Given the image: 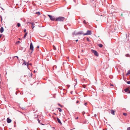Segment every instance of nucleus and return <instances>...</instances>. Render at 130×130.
I'll use <instances>...</instances> for the list:
<instances>
[{"mask_svg": "<svg viewBox=\"0 0 130 130\" xmlns=\"http://www.w3.org/2000/svg\"><path fill=\"white\" fill-rule=\"evenodd\" d=\"M22 60H23V61H24V60H23V59H22Z\"/></svg>", "mask_w": 130, "mask_h": 130, "instance_id": "4d7b16f0", "label": "nucleus"}, {"mask_svg": "<svg viewBox=\"0 0 130 130\" xmlns=\"http://www.w3.org/2000/svg\"><path fill=\"white\" fill-rule=\"evenodd\" d=\"M94 116L95 117H96V116L97 115L96 114H95L94 115Z\"/></svg>", "mask_w": 130, "mask_h": 130, "instance_id": "37998d69", "label": "nucleus"}, {"mask_svg": "<svg viewBox=\"0 0 130 130\" xmlns=\"http://www.w3.org/2000/svg\"><path fill=\"white\" fill-rule=\"evenodd\" d=\"M81 51L82 52H83V51H84V50H82Z\"/></svg>", "mask_w": 130, "mask_h": 130, "instance_id": "a18cd8bd", "label": "nucleus"}, {"mask_svg": "<svg viewBox=\"0 0 130 130\" xmlns=\"http://www.w3.org/2000/svg\"><path fill=\"white\" fill-rule=\"evenodd\" d=\"M83 34L82 32L80 31V32H78L75 34V35H81Z\"/></svg>", "mask_w": 130, "mask_h": 130, "instance_id": "9d476101", "label": "nucleus"}, {"mask_svg": "<svg viewBox=\"0 0 130 130\" xmlns=\"http://www.w3.org/2000/svg\"><path fill=\"white\" fill-rule=\"evenodd\" d=\"M65 19V18L62 17H59L57 18L56 20V21H63Z\"/></svg>", "mask_w": 130, "mask_h": 130, "instance_id": "f257e3e1", "label": "nucleus"}, {"mask_svg": "<svg viewBox=\"0 0 130 130\" xmlns=\"http://www.w3.org/2000/svg\"><path fill=\"white\" fill-rule=\"evenodd\" d=\"M89 123L88 121L86 119H85L83 121V123L85 124L86 123L88 124Z\"/></svg>", "mask_w": 130, "mask_h": 130, "instance_id": "423d86ee", "label": "nucleus"}, {"mask_svg": "<svg viewBox=\"0 0 130 130\" xmlns=\"http://www.w3.org/2000/svg\"><path fill=\"white\" fill-rule=\"evenodd\" d=\"M36 13L38 14V15H40V12L39 11L38 12H36Z\"/></svg>", "mask_w": 130, "mask_h": 130, "instance_id": "6ab92c4d", "label": "nucleus"}, {"mask_svg": "<svg viewBox=\"0 0 130 130\" xmlns=\"http://www.w3.org/2000/svg\"><path fill=\"white\" fill-rule=\"evenodd\" d=\"M54 114L55 115H56V114L55 113H54Z\"/></svg>", "mask_w": 130, "mask_h": 130, "instance_id": "8fccbe9b", "label": "nucleus"}, {"mask_svg": "<svg viewBox=\"0 0 130 130\" xmlns=\"http://www.w3.org/2000/svg\"><path fill=\"white\" fill-rule=\"evenodd\" d=\"M30 49L31 50V53H32L34 50V46L32 43L31 42L30 43Z\"/></svg>", "mask_w": 130, "mask_h": 130, "instance_id": "f03ea898", "label": "nucleus"}, {"mask_svg": "<svg viewBox=\"0 0 130 130\" xmlns=\"http://www.w3.org/2000/svg\"><path fill=\"white\" fill-rule=\"evenodd\" d=\"M20 42V41H18L17 42H16V44H17L19 43Z\"/></svg>", "mask_w": 130, "mask_h": 130, "instance_id": "a878e982", "label": "nucleus"}, {"mask_svg": "<svg viewBox=\"0 0 130 130\" xmlns=\"http://www.w3.org/2000/svg\"><path fill=\"white\" fill-rule=\"evenodd\" d=\"M78 118V117H77L75 119H77Z\"/></svg>", "mask_w": 130, "mask_h": 130, "instance_id": "a19ab883", "label": "nucleus"}, {"mask_svg": "<svg viewBox=\"0 0 130 130\" xmlns=\"http://www.w3.org/2000/svg\"><path fill=\"white\" fill-rule=\"evenodd\" d=\"M83 87L84 88H85L86 87Z\"/></svg>", "mask_w": 130, "mask_h": 130, "instance_id": "864d4df0", "label": "nucleus"}, {"mask_svg": "<svg viewBox=\"0 0 130 130\" xmlns=\"http://www.w3.org/2000/svg\"><path fill=\"white\" fill-rule=\"evenodd\" d=\"M58 105L60 107H62V106L59 104H58Z\"/></svg>", "mask_w": 130, "mask_h": 130, "instance_id": "473e14b6", "label": "nucleus"}, {"mask_svg": "<svg viewBox=\"0 0 130 130\" xmlns=\"http://www.w3.org/2000/svg\"><path fill=\"white\" fill-rule=\"evenodd\" d=\"M128 93H130V91L129 90V92H128Z\"/></svg>", "mask_w": 130, "mask_h": 130, "instance_id": "de8ad7c7", "label": "nucleus"}, {"mask_svg": "<svg viewBox=\"0 0 130 130\" xmlns=\"http://www.w3.org/2000/svg\"><path fill=\"white\" fill-rule=\"evenodd\" d=\"M28 65H29L31 66L32 65V64L31 63H27V67H28Z\"/></svg>", "mask_w": 130, "mask_h": 130, "instance_id": "393cba45", "label": "nucleus"}, {"mask_svg": "<svg viewBox=\"0 0 130 130\" xmlns=\"http://www.w3.org/2000/svg\"><path fill=\"white\" fill-rule=\"evenodd\" d=\"M57 119L58 123H59L61 125L62 124V123L59 119L58 118H57Z\"/></svg>", "mask_w": 130, "mask_h": 130, "instance_id": "1a4fd4ad", "label": "nucleus"}, {"mask_svg": "<svg viewBox=\"0 0 130 130\" xmlns=\"http://www.w3.org/2000/svg\"><path fill=\"white\" fill-rule=\"evenodd\" d=\"M26 29H25L24 30V32H26Z\"/></svg>", "mask_w": 130, "mask_h": 130, "instance_id": "f704fd0d", "label": "nucleus"}, {"mask_svg": "<svg viewBox=\"0 0 130 130\" xmlns=\"http://www.w3.org/2000/svg\"><path fill=\"white\" fill-rule=\"evenodd\" d=\"M115 12H113V13H112V16H115Z\"/></svg>", "mask_w": 130, "mask_h": 130, "instance_id": "aec40b11", "label": "nucleus"}, {"mask_svg": "<svg viewBox=\"0 0 130 130\" xmlns=\"http://www.w3.org/2000/svg\"><path fill=\"white\" fill-rule=\"evenodd\" d=\"M127 130H130V127H128L127 128Z\"/></svg>", "mask_w": 130, "mask_h": 130, "instance_id": "7c9ffc66", "label": "nucleus"}, {"mask_svg": "<svg viewBox=\"0 0 130 130\" xmlns=\"http://www.w3.org/2000/svg\"><path fill=\"white\" fill-rule=\"evenodd\" d=\"M0 18H1V21L2 22V16H0Z\"/></svg>", "mask_w": 130, "mask_h": 130, "instance_id": "c85d7f7f", "label": "nucleus"}, {"mask_svg": "<svg viewBox=\"0 0 130 130\" xmlns=\"http://www.w3.org/2000/svg\"><path fill=\"white\" fill-rule=\"evenodd\" d=\"M110 85L111 86H113V85L112 84H111Z\"/></svg>", "mask_w": 130, "mask_h": 130, "instance_id": "c03bdc74", "label": "nucleus"}, {"mask_svg": "<svg viewBox=\"0 0 130 130\" xmlns=\"http://www.w3.org/2000/svg\"><path fill=\"white\" fill-rule=\"evenodd\" d=\"M92 34L91 31L90 30H88L87 31V32L84 34V35H91Z\"/></svg>", "mask_w": 130, "mask_h": 130, "instance_id": "20e7f679", "label": "nucleus"}, {"mask_svg": "<svg viewBox=\"0 0 130 130\" xmlns=\"http://www.w3.org/2000/svg\"><path fill=\"white\" fill-rule=\"evenodd\" d=\"M19 39H20V38H19Z\"/></svg>", "mask_w": 130, "mask_h": 130, "instance_id": "13d9d810", "label": "nucleus"}, {"mask_svg": "<svg viewBox=\"0 0 130 130\" xmlns=\"http://www.w3.org/2000/svg\"><path fill=\"white\" fill-rule=\"evenodd\" d=\"M111 113L113 115H115V111L113 110H111Z\"/></svg>", "mask_w": 130, "mask_h": 130, "instance_id": "9b49d317", "label": "nucleus"}, {"mask_svg": "<svg viewBox=\"0 0 130 130\" xmlns=\"http://www.w3.org/2000/svg\"><path fill=\"white\" fill-rule=\"evenodd\" d=\"M87 104V103H84V105H86Z\"/></svg>", "mask_w": 130, "mask_h": 130, "instance_id": "e433bc0d", "label": "nucleus"}, {"mask_svg": "<svg viewBox=\"0 0 130 130\" xmlns=\"http://www.w3.org/2000/svg\"><path fill=\"white\" fill-rule=\"evenodd\" d=\"M39 46H37V47L38 48H39Z\"/></svg>", "mask_w": 130, "mask_h": 130, "instance_id": "603ef678", "label": "nucleus"}, {"mask_svg": "<svg viewBox=\"0 0 130 130\" xmlns=\"http://www.w3.org/2000/svg\"><path fill=\"white\" fill-rule=\"evenodd\" d=\"M33 22H29L28 23H29V24H31V25L32 24V23H33Z\"/></svg>", "mask_w": 130, "mask_h": 130, "instance_id": "72a5a7b5", "label": "nucleus"}, {"mask_svg": "<svg viewBox=\"0 0 130 130\" xmlns=\"http://www.w3.org/2000/svg\"><path fill=\"white\" fill-rule=\"evenodd\" d=\"M87 40L88 42H89L90 41L89 39V38H87Z\"/></svg>", "mask_w": 130, "mask_h": 130, "instance_id": "b1692460", "label": "nucleus"}, {"mask_svg": "<svg viewBox=\"0 0 130 130\" xmlns=\"http://www.w3.org/2000/svg\"><path fill=\"white\" fill-rule=\"evenodd\" d=\"M57 109H58L59 110V111L60 112H61L62 111V109L61 108H57Z\"/></svg>", "mask_w": 130, "mask_h": 130, "instance_id": "a211bd4d", "label": "nucleus"}, {"mask_svg": "<svg viewBox=\"0 0 130 130\" xmlns=\"http://www.w3.org/2000/svg\"><path fill=\"white\" fill-rule=\"evenodd\" d=\"M130 74V70H129L127 73L126 74Z\"/></svg>", "mask_w": 130, "mask_h": 130, "instance_id": "412c9836", "label": "nucleus"}, {"mask_svg": "<svg viewBox=\"0 0 130 130\" xmlns=\"http://www.w3.org/2000/svg\"><path fill=\"white\" fill-rule=\"evenodd\" d=\"M4 31V29L3 27H1L0 29V32L1 33H2Z\"/></svg>", "mask_w": 130, "mask_h": 130, "instance_id": "6e6552de", "label": "nucleus"}, {"mask_svg": "<svg viewBox=\"0 0 130 130\" xmlns=\"http://www.w3.org/2000/svg\"><path fill=\"white\" fill-rule=\"evenodd\" d=\"M124 91L126 92H129V90L128 88H127L126 89H124Z\"/></svg>", "mask_w": 130, "mask_h": 130, "instance_id": "f8f14e48", "label": "nucleus"}, {"mask_svg": "<svg viewBox=\"0 0 130 130\" xmlns=\"http://www.w3.org/2000/svg\"><path fill=\"white\" fill-rule=\"evenodd\" d=\"M54 46V50H56V48L55 47V46Z\"/></svg>", "mask_w": 130, "mask_h": 130, "instance_id": "2f4dec72", "label": "nucleus"}, {"mask_svg": "<svg viewBox=\"0 0 130 130\" xmlns=\"http://www.w3.org/2000/svg\"><path fill=\"white\" fill-rule=\"evenodd\" d=\"M48 16L49 17L50 19L52 21H54L56 20L55 17L50 15H48Z\"/></svg>", "mask_w": 130, "mask_h": 130, "instance_id": "7ed1b4c3", "label": "nucleus"}, {"mask_svg": "<svg viewBox=\"0 0 130 130\" xmlns=\"http://www.w3.org/2000/svg\"><path fill=\"white\" fill-rule=\"evenodd\" d=\"M27 33H28L27 32H26L25 33L24 36V37H23V38H26V36L27 35Z\"/></svg>", "mask_w": 130, "mask_h": 130, "instance_id": "dca6fc26", "label": "nucleus"}, {"mask_svg": "<svg viewBox=\"0 0 130 130\" xmlns=\"http://www.w3.org/2000/svg\"><path fill=\"white\" fill-rule=\"evenodd\" d=\"M92 53L94 54V55L96 56H98L99 55L98 54L97 52L96 51L94 50H92Z\"/></svg>", "mask_w": 130, "mask_h": 130, "instance_id": "39448f33", "label": "nucleus"}, {"mask_svg": "<svg viewBox=\"0 0 130 130\" xmlns=\"http://www.w3.org/2000/svg\"><path fill=\"white\" fill-rule=\"evenodd\" d=\"M32 73H31L30 74V77H31L32 76Z\"/></svg>", "mask_w": 130, "mask_h": 130, "instance_id": "ea45409f", "label": "nucleus"}, {"mask_svg": "<svg viewBox=\"0 0 130 130\" xmlns=\"http://www.w3.org/2000/svg\"><path fill=\"white\" fill-rule=\"evenodd\" d=\"M2 10H4V9L2 8Z\"/></svg>", "mask_w": 130, "mask_h": 130, "instance_id": "3c124183", "label": "nucleus"}, {"mask_svg": "<svg viewBox=\"0 0 130 130\" xmlns=\"http://www.w3.org/2000/svg\"><path fill=\"white\" fill-rule=\"evenodd\" d=\"M55 67H56V66H54V67H53V68H54Z\"/></svg>", "mask_w": 130, "mask_h": 130, "instance_id": "09e8293b", "label": "nucleus"}, {"mask_svg": "<svg viewBox=\"0 0 130 130\" xmlns=\"http://www.w3.org/2000/svg\"><path fill=\"white\" fill-rule=\"evenodd\" d=\"M98 46L100 47H102L103 45L102 44H98Z\"/></svg>", "mask_w": 130, "mask_h": 130, "instance_id": "2eb2a0df", "label": "nucleus"}, {"mask_svg": "<svg viewBox=\"0 0 130 130\" xmlns=\"http://www.w3.org/2000/svg\"><path fill=\"white\" fill-rule=\"evenodd\" d=\"M79 101H76V103H79Z\"/></svg>", "mask_w": 130, "mask_h": 130, "instance_id": "c9c22d12", "label": "nucleus"}, {"mask_svg": "<svg viewBox=\"0 0 130 130\" xmlns=\"http://www.w3.org/2000/svg\"><path fill=\"white\" fill-rule=\"evenodd\" d=\"M2 36V35L1 34H0V38Z\"/></svg>", "mask_w": 130, "mask_h": 130, "instance_id": "58836bf2", "label": "nucleus"}, {"mask_svg": "<svg viewBox=\"0 0 130 130\" xmlns=\"http://www.w3.org/2000/svg\"><path fill=\"white\" fill-rule=\"evenodd\" d=\"M77 42L78 41V39H77L75 40Z\"/></svg>", "mask_w": 130, "mask_h": 130, "instance_id": "49530a36", "label": "nucleus"}, {"mask_svg": "<svg viewBox=\"0 0 130 130\" xmlns=\"http://www.w3.org/2000/svg\"><path fill=\"white\" fill-rule=\"evenodd\" d=\"M31 25V27H32V29H33V28L35 27V26H34L35 25V24L34 23H32Z\"/></svg>", "mask_w": 130, "mask_h": 130, "instance_id": "4468645a", "label": "nucleus"}, {"mask_svg": "<svg viewBox=\"0 0 130 130\" xmlns=\"http://www.w3.org/2000/svg\"><path fill=\"white\" fill-rule=\"evenodd\" d=\"M7 122L8 123H10L11 122V119L8 118L7 119Z\"/></svg>", "mask_w": 130, "mask_h": 130, "instance_id": "0eeeda50", "label": "nucleus"}, {"mask_svg": "<svg viewBox=\"0 0 130 130\" xmlns=\"http://www.w3.org/2000/svg\"><path fill=\"white\" fill-rule=\"evenodd\" d=\"M38 122L39 123H40V120H39V119H38Z\"/></svg>", "mask_w": 130, "mask_h": 130, "instance_id": "4c0bfd02", "label": "nucleus"}, {"mask_svg": "<svg viewBox=\"0 0 130 130\" xmlns=\"http://www.w3.org/2000/svg\"><path fill=\"white\" fill-rule=\"evenodd\" d=\"M127 83L128 84H130V80L129 81L127 82Z\"/></svg>", "mask_w": 130, "mask_h": 130, "instance_id": "cd10ccee", "label": "nucleus"}, {"mask_svg": "<svg viewBox=\"0 0 130 130\" xmlns=\"http://www.w3.org/2000/svg\"><path fill=\"white\" fill-rule=\"evenodd\" d=\"M17 25L18 27H20L21 26L20 24L19 23H17Z\"/></svg>", "mask_w": 130, "mask_h": 130, "instance_id": "f3484780", "label": "nucleus"}, {"mask_svg": "<svg viewBox=\"0 0 130 130\" xmlns=\"http://www.w3.org/2000/svg\"><path fill=\"white\" fill-rule=\"evenodd\" d=\"M15 57H16L17 58H18V60H19V59H18V56H15Z\"/></svg>", "mask_w": 130, "mask_h": 130, "instance_id": "79ce46f5", "label": "nucleus"}, {"mask_svg": "<svg viewBox=\"0 0 130 130\" xmlns=\"http://www.w3.org/2000/svg\"><path fill=\"white\" fill-rule=\"evenodd\" d=\"M72 34L73 35H75V32H73L72 33Z\"/></svg>", "mask_w": 130, "mask_h": 130, "instance_id": "c756f323", "label": "nucleus"}, {"mask_svg": "<svg viewBox=\"0 0 130 130\" xmlns=\"http://www.w3.org/2000/svg\"><path fill=\"white\" fill-rule=\"evenodd\" d=\"M126 56L128 57H129V55L128 54H126L125 55Z\"/></svg>", "mask_w": 130, "mask_h": 130, "instance_id": "4be33fe9", "label": "nucleus"}, {"mask_svg": "<svg viewBox=\"0 0 130 130\" xmlns=\"http://www.w3.org/2000/svg\"><path fill=\"white\" fill-rule=\"evenodd\" d=\"M123 115L125 116H126L127 115V114L126 113H123Z\"/></svg>", "mask_w": 130, "mask_h": 130, "instance_id": "bb28decb", "label": "nucleus"}, {"mask_svg": "<svg viewBox=\"0 0 130 130\" xmlns=\"http://www.w3.org/2000/svg\"><path fill=\"white\" fill-rule=\"evenodd\" d=\"M34 72H35V71H34Z\"/></svg>", "mask_w": 130, "mask_h": 130, "instance_id": "5fc2aeb1", "label": "nucleus"}, {"mask_svg": "<svg viewBox=\"0 0 130 130\" xmlns=\"http://www.w3.org/2000/svg\"><path fill=\"white\" fill-rule=\"evenodd\" d=\"M83 23L85 24H87V23L86 22V21L85 20H84V21Z\"/></svg>", "mask_w": 130, "mask_h": 130, "instance_id": "5701e85b", "label": "nucleus"}, {"mask_svg": "<svg viewBox=\"0 0 130 130\" xmlns=\"http://www.w3.org/2000/svg\"><path fill=\"white\" fill-rule=\"evenodd\" d=\"M16 95L17 94V92H16Z\"/></svg>", "mask_w": 130, "mask_h": 130, "instance_id": "6e6d98bb", "label": "nucleus"}, {"mask_svg": "<svg viewBox=\"0 0 130 130\" xmlns=\"http://www.w3.org/2000/svg\"><path fill=\"white\" fill-rule=\"evenodd\" d=\"M27 63H28L27 62H26V61L24 60V62L23 63V65H27Z\"/></svg>", "mask_w": 130, "mask_h": 130, "instance_id": "ddd939ff", "label": "nucleus"}]
</instances>
